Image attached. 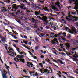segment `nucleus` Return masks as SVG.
<instances>
[{
    "label": "nucleus",
    "mask_w": 78,
    "mask_h": 78,
    "mask_svg": "<svg viewBox=\"0 0 78 78\" xmlns=\"http://www.w3.org/2000/svg\"><path fill=\"white\" fill-rule=\"evenodd\" d=\"M0 71H1V73H2V75L3 76V78H7L6 74L8 73L6 71H4V72L5 73H4L1 70V69H0Z\"/></svg>",
    "instance_id": "obj_1"
},
{
    "label": "nucleus",
    "mask_w": 78,
    "mask_h": 78,
    "mask_svg": "<svg viewBox=\"0 0 78 78\" xmlns=\"http://www.w3.org/2000/svg\"><path fill=\"white\" fill-rule=\"evenodd\" d=\"M37 18H39L40 20H41L44 22H46V20H48V17L46 16H43L42 18L39 16H37Z\"/></svg>",
    "instance_id": "obj_2"
},
{
    "label": "nucleus",
    "mask_w": 78,
    "mask_h": 78,
    "mask_svg": "<svg viewBox=\"0 0 78 78\" xmlns=\"http://www.w3.org/2000/svg\"><path fill=\"white\" fill-rule=\"evenodd\" d=\"M69 33L70 34H74L75 35L76 34H78V31H76L75 28H73L72 29V31H69Z\"/></svg>",
    "instance_id": "obj_3"
},
{
    "label": "nucleus",
    "mask_w": 78,
    "mask_h": 78,
    "mask_svg": "<svg viewBox=\"0 0 78 78\" xmlns=\"http://www.w3.org/2000/svg\"><path fill=\"white\" fill-rule=\"evenodd\" d=\"M57 61L59 62H60L62 65H65V62H62L60 59H58Z\"/></svg>",
    "instance_id": "obj_4"
},
{
    "label": "nucleus",
    "mask_w": 78,
    "mask_h": 78,
    "mask_svg": "<svg viewBox=\"0 0 78 78\" xmlns=\"http://www.w3.org/2000/svg\"><path fill=\"white\" fill-rule=\"evenodd\" d=\"M5 68L7 70H8V71H9V69L10 68V67L8 66H7V65L5 63Z\"/></svg>",
    "instance_id": "obj_5"
},
{
    "label": "nucleus",
    "mask_w": 78,
    "mask_h": 78,
    "mask_svg": "<svg viewBox=\"0 0 78 78\" xmlns=\"http://www.w3.org/2000/svg\"><path fill=\"white\" fill-rule=\"evenodd\" d=\"M52 9H53L54 10H56V11H59V10L56 7H52Z\"/></svg>",
    "instance_id": "obj_6"
},
{
    "label": "nucleus",
    "mask_w": 78,
    "mask_h": 78,
    "mask_svg": "<svg viewBox=\"0 0 78 78\" xmlns=\"http://www.w3.org/2000/svg\"><path fill=\"white\" fill-rule=\"evenodd\" d=\"M55 4L56 6H58V5H59L60 4V3L58 1H57L56 2H55Z\"/></svg>",
    "instance_id": "obj_7"
},
{
    "label": "nucleus",
    "mask_w": 78,
    "mask_h": 78,
    "mask_svg": "<svg viewBox=\"0 0 78 78\" xmlns=\"http://www.w3.org/2000/svg\"><path fill=\"white\" fill-rule=\"evenodd\" d=\"M19 60L22 63H24L25 62V59H22V58H20Z\"/></svg>",
    "instance_id": "obj_8"
},
{
    "label": "nucleus",
    "mask_w": 78,
    "mask_h": 78,
    "mask_svg": "<svg viewBox=\"0 0 78 78\" xmlns=\"http://www.w3.org/2000/svg\"><path fill=\"white\" fill-rule=\"evenodd\" d=\"M6 38L3 37H2V38H1V39L2 40V41H6Z\"/></svg>",
    "instance_id": "obj_9"
},
{
    "label": "nucleus",
    "mask_w": 78,
    "mask_h": 78,
    "mask_svg": "<svg viewBox=\"0 0 78 78\" xmlns=\"http://www.w3.org/2000/svg\"><path fill=\"white\" fill-rule=\"evenodd\" d=\"M65 52L66 53V54L67 55V56H69L71 55H72L71 54V53H69V52L65 51Z\"/></svg>",
    "instance_id": "obj_10"
},
{
    "label": "nucleus",
    "mask_w": 78,
    "mask_h": 78,
    "mask_svg": "<svg viewBox=\"0 0 78 78\" xmlns=\"http://www.w3.org/2000/svg\"><path fill=\"white\" fill-rule=\"evenodd\" d=\"M30 62H27V66H28V67H29V68H31V67H30Z\"/></svg>",
    "instance_id": "obj_11"
},
{
    "label": "nucleus",
    "mask_w": 78,
    "mask_h": 78,
    "mask_svg": "<svg viewBox=\"0 0 78 78\" xmlns=\"http://www.w3.org/2000/svg\"><path fill=\"white\" fill-rule=\"evenodd\" d=\"M32 22L33 23L34 22H38V20H35L34 19V18H32Z\"/></svg>",
    "instance_id": "obj_12"
},
{
    "label": "nucleus",
    "mask_w": 78,
    "mask_h": 78,
    "mask_svg": "<svg viewBox=\"0 0 78 78\" xmlns=\"http://www.w3.org/2000/svg\"><path fill=\"white\" fill-rule=\"evenodd\" d=\"M69 13H70V14L71 15H74V16L76 14V13H75L74 12H69Z\"/></svg>",
    "instance_id": "obj_13"
},
{
    "label": "nucleus",
    "mask_w": 78,
    "mask_h": 78,
    "mask_svg": "<svg viewBox=\"0 0 78 78\" xmlns=\"http://www.w3.org/2000/svg\"><path fill=\"white\" fill-rule=\"evenodd\" d=\"M44 68H42L41 69H40V72L41 73H43V72L42 71H44Z\"/></svg>",
    "instance_id": "obj_14"
},
{
    "label": "nucleus",
    "mask_w": 78,
    "mask_h": 78,
    "mask_svg": "<svg viewBox=\"0 0 78 78\" xmlns=\"http://www.w3.org/2000/svg\"><path fill=\"white\" fill-rule=\"evenodd\" d=\"M58 34H55L54 36H53V38L57 37H58Z\"/></svg>",
    "instance_id": "obj_15"
},
{
    "label": "nucleus",
    "mask_w": 78,
    "mask_h": 78,
    "mask_svg": "<svg viewBox=\"0 0 78 78\" xmlns=\"http://www.w3.org/2000/svg\"><path fill=\"white\" fill-rule=\"evenodd\" d=\"M17 8H19V7H20V8L21 9H23V6H21L20 5H17Z\"/></svg>",
    "instance_id": "obj_16"
},
{
    "label": "nucleus",
    "mask_w": 78,
    "mask_h": 78,
    "mask_svg": "<svg viewBox=\"0 0 78 78\" xmlns=\"http://www.w3.org/2000/svg\"><path fill=\"white\" fill-rule=\"evenodd\" d=\"M54 40H52L51 41V43L52 44H56V43Z\"/></svg>",
    "instance_id": "obj_17"
},
{
    "label": "nucleus",
    "mask_w": 78,
    "mask_h": 78,
    "mask_svg": "<svg viewBox=\"0 0 78 78\" xmlns=\"http://www.w3.org/2000/svg\"><path fill=\"white\" fill-rule=\"evenodd\" d=\"M29 73H30V75H31V76H32V73H35V71H32V72H29Z\"/></svg>",
    "instance_id": "obj_18"
},
{
    "label": "nucleus",
    "mask_w": 78,
    "mask_h": 78,
    "mask_svg": "<svg viewBox=\"0 0 78 78\" xmlns=\"http://www.w3.org/2000/svg\"><path fill=\"white\" fill-rule=\"evenodd\" d=\"M32 57L34 58V59H37V58L36 56H35V55H32L31 56Z\"/></svg>",
    "instance_id": "obj_19"
},
{
    "label": "nucleus",
    "mask_w": 78,
    "mask_h": 78,
    "mask_svg": "<svg viewBox=\"0 0 78 78\" xmlns=\"http://www.w3.org/2000/svg\"><path fill=\"white\" fill-rule=\"evenodd\" d=\"M72 59L74 61H78V59L77 58H74Z\"/></svg>",
    "instance_id": "obj_20"
},
{
    "label": "nucleus",
    "mask_w": 78,
    "mask_h": 78,
    "mask_svg": "<svg viewBox=\"0 0 78 78\" xmlns=\"http://www.w3.org/2000/svg\"><path fill=\"white\" fill-rule=\"evenodd\" d=\"M66 19L68 21L70 22V21H71L72 19H69L67 17L66 18Z\"/></svg>",
    "instance_id": "obj_21"
},
{
    "label": "nucleus",
    "mask_w": 78,
    "mask_h": 78,
    "mask_svg": "<svg viewBox=\"0 0 78 78\" xmlns=\"http://www.w3.org/2000/svg\"><path fill=\"white\" fill-rule=\"evenodd\" d=\"M35 40L37 42H39V40H38V38H35Z\"/></svg>",
    "instance_id": "obj_22"
},
{
    "label": "nucleus",
    "mask_w": 78,
    "mask_h": 78,
    "mask_svg": "<svg viewBox=\"0 0 78 78\" xmlns=\"http://www.w3.org/2000/svg\"><path fill=\"white\" fill-rule=\"evenodd\" d=\"M39 46H37L35 47V50H37L39 48Z\"/></svg>",
    "instance_id": "obj_23"
},
{
    "label": "nucleus",
    "mask_w": 78,
    "mask_h": 78,
    "mask_svg": "<svg viewBox=\"0 0 78 78\" xmlns=\"http://www.w3.org/2000/svg\"><path fill=\"white\" fill-rule=\"evenodd\" d=\"M39 66H41L42 68L43 67V65L42 63H40L39 64Z\"/></svg>",
    "instance_id": "obj_24"
},
{
    "label": "nucleus",
    "mask_w": 78,
    "mask_h": 78,
    "mask_svg": "<svg viewBox=\"0 0 78 78\" xmlns=\"http://www.w3.org/2000/svg\"><path fill=\"white\" fill-rule=\"evenodd\" d=\"M67 37L69 39H71V37L70 35H69L68 36H67Z\"/></svg>",
    "instance_id": "obj_25"
},
{
    "label": "nucleus",
    "mask_w": 78,
    "mask_h": 78,
    "mask_svg": "<svg viewBox=\"0 0 78 78\" xmlns=\"http://www.w3.org/2000/svg\"><path fill=\"white\" fill-rule=\"evenodd\" d=\"M16 21L18 22L19 23H21V22L20 21V20H19V19L17 20Z\"/></svg>",
    "instance_id": "obj_26"
},
{
    "label": "nucleus",
    "mask_w": 78,
    "mask_h": 78,
    "mask_svg": "<svg viewBox=\"0 0 78 78\" xmlns=\"http://www.w3.org/2000/svg\"><path fill=\"white\" fill-rule=\"evenodd\" d=\"M21 75L23 76V77L25 78H27L28 77V76H24L22 74H21Z\"/></svg>",
    "instance_id": "obj_27"
},
{
    "label": "nucleus",
    "mask_w": 78,
    "mask_h": 78,
    "mask_svg": "<svg viewBox=\"0 0 78 78\" xmlns=\"http://www.w3.org/2000/svg\"><path fill=\"white\" fill-rule=\"evenodd\" d=\"M40 10L39 11V13H38V12H36L35 14H39L40 13Z\"/></svg>",
    "instance_id": "obj_28"
},
{
    "label": "nucleus",
    "mask_w": 78,
    "mask_h": 78,
    "mask_svg": "<svg viewBox=\"0 0 78 78\" xmlns=\"http://www.w3.org/2000/svg\"><path fill=\"white\" fill-rule=\"evenodd\" d=\"M68 48V49H70V45L69 44H68V45H67V46H66Z\"/></svg>",
    "instance_id": "obj_29"
},
{
    "label": "nucleus",
    "mask_w": 78,
    "mask_h": 78,
    "mask_svg": "<svg viewBox=\"0 0 78 78\" xmlns=\"http://www.w3.org/2000/svg\"><path fill=\"white\" fill-rule=\"evenodd\" d=\"M23 43H24L25 44H28V42L26 41H23Z\"/></svg>",
    "instance_id": "obj_30"
},
{
    "label": "nucleus",
    "mask_w": 78,
    "mask_h": 78,
    "mask_svg": "<svg viewBox=\"0 0 78 78\" xmlns=\"http://www.w3.org/2000/svg\"><path fill=\"white\" fill-rule=\"evenodd\" d=\"M20 56H21V55H17L16 57L19 58H20Z\"/></svg>",
    "instance_id": "obj_31"
},
{
    "label": "nucleus",
    "mask_w": 78,
    "mask_h": 78,
    "mask_svg": "<svg viewBox=\"0 0 78 78\" xmlns=\"http://www.w3.org/2000/svg\"><path fill=\"white\" fill-rule=\"evenodd\" d=\"M11 41H14L16 43L18 42V41H16V40H11Z\"/></svg>",
    "instance_id": "obj_32"
},
{
    "label": "nucleus",
    "mask_w": 78,
    "mask_h": 78,
    "mask_svg": "<svg viewBox=\"0 0 78 78\" xmlns=\"http://www.w3.org/2000/svg\"><path fill=\"white\" fill-rule=\"evenodd\" d=\"M6 2L7 3H10V2L9 0H6Z\"/></svg>",
    "instance_id": "obj_33"
},
{
    "label": "nucleus",
    "mask_w": 78,
    "mask_h": 78,
    "mask_svg": "<svg viewBox=\"0 0 78 78\" xmlns=\"http://www.w3.org/2000/svg\"><path fill=\"white\" fill-rule=\"evenodd\" d=\"M73 72L75 73H76V74H78V73L76 71V70H74L73 71Z\"/></svg>",
    "instance_id": "obj_34"
},
{
    "label": "nucleus",
    "mask_w": 78,
    "mask_h": 78,
    "mask_svg": "<svg viewBox=\"0 0 78 78\" xmlns=\"http://www.w3.org/2000/svg\"><path fill=\"white\" fill-rule=\"evenodd\" d=\"M53 41H58V39L57 38H54L53 39Z\"/></svg>",
    "instance_id": "obj_35"
},
{
    "label": "nucleus",
    "mask_w": 78,
    "mask_h": 78,
    "mask_svg": "<svg viewBox=\"0 0 78 78\" xmlns=\"http://www.w3.org/2000/svg\"><path fill=\"white\" fill-rule=\"evenodd\" d=\"M27 4H28V5L29 6H31V3L30 2H27Z\"/></svg>",
    "instance_id": "obj_36"
},
{
    "label": "nucleus",
    "mask_w": 78,
    "mask_h": 78,
    "mask_svg": "<svg viewBox=\"0 0 78 78\" xmlns=\"http://www.w3.org/2000/svg\"><path fill=\"white\" fill-rule=\"evenodd\" d=\"M72 7V9H73V7H72L71 6H69L68 7V9H71Z\"/></svg>",
    "instance_id": "obj_37"
},
{
    "label": "nucleus",
    "mask_w": 78,
    "mask_h": 78,
    "mask_svg": "<svg viewBox=\"0 0 78 78\" xmlns=\"http://www.w3.org/2000/svg\"><path fill=\"white\" fill-rule=\"evenodd\" d=\"M46 28L47 29H49V27L48 26H46Z\"/></svg>",
    "instance_id": "obj_38"
},
{
    "label": "nucleus",
    "mask_w": 78,
    "mask_h": 78,
    "mask_svg": "<svg viewBox=\"0 0 78 78\" xmlns=\"http://www.w3.org/2000/svg\"><path fill=\"white\" fill-rule=\"evenodd\" d=\"M19 58H17L16 57L14 58V60L15 61V60H18Z\"/></svg>",
    "instance_id": "obj_39"
},
{
    "label": "nucleus",
    "mask_w": 78,
    "mask_h": 78,
    "mask_svg": "<svg viewBox=\"0 0 78 78\" xmlns=\"http://www.w3.org/2000/svg\"><path fill=\"white\" fill-rule=\"evenodd\" d=\"M71 55L73 56V57L75 58H76V56L74 55L71 54Z\"/></svg>",
    "instance_id": "obj_40"
},
{
    "label": "nucleus",
    "mask_w": 78,
    "mask_h": 78,
    "mask_svg": "<svg viewBox=\"0 0 78 78\" xmlns=\"http://www.w3.org/2000/svg\"><path fill=\"white\" fill-rule=\"evenodd\" d=\"M62 55L63 56H65L66 55V53H62Z\"/></svg>",
    "instance_id": "obj_41"
},
{
    "label": "nucleus",
    "mask_w": 78,
    "mask_h": 78,
    "mask_svg": "<svg viewBox=\"0 0 78 78\" xmlns=\"http://www.w3.org/2000/svg\"><path fill=\"white\" fill-rule=\"evenodd\" d=\"M35 8H38V9H41V8L40 7H39V6H35Z\"/></svg>",
    "instance_id": "obj_42"
},
{
    "label": "nucleus",
    "mask_w": 78,
    "mask_h": 78,
    "mask_svg": "<svg viewBox=\"0 0 78 78\" xmlns=\"http://www.w3.org/2000/svg\"><path fill=\"white\" fill-rule=\"evenodd\" d=\"M24 37L25 39H27V36H26V35H24Z\"/></svg>",
    "instance_id": "obj_43"
},
{
    "label": "nucleus",
    "mask_w": 78,
    "mask_h": 78,
    "mask_svg": "<svg viewBox=\"0 0 78 78\" xmlns=\"http://www.w3.org/2000/svg\"><path fill=\"white\" fill-rule=\"evenodd\" d=\"M32 6L33 7H35L34 4L33 2L32 3Z\"/></svg>",
    "instance_id": "obj_44"
},
{
    "label": "nucleus",
    "mask_w": 78,
    "mask_h": 78,
    "mask_svg": "<svg viewBox=\"0 0 78 78\" xmlns=\"http://www.w3.org/2000/svg\"><path fill=\"white\" fill-rule=\"evenodd\" d=\"M76 49V48H72V51H73L74 50H75Z\"/></svg>",
    "instance_id": "obj_45"
},
{
    "label": "nucleus",
    "mask_w": 78,
    "mask_h": 78,
    "mask_svg": "<svg viewBox=\"0 0 78 78\" xmlns=\"http://www.w3.org/2000/svg\"><path fill=\"white\" fill-rule=\"evenodd\" d=\"M62 34V33L61 32V33H59V34H58V37H59V36H60Z\"/></svg>",
    "instance_id": "obj_46"
},
{
    "label": "nucleus",
    "mask_w": 78,
    "mask_h": 78,
    "mask_svg": "<svg viewBox=\"0 0 78 78\" xmlns=\"http://www.w3.org/2000/svg\"><path fill=\"white\" fill-rule=\"evenodd\" d=\"M67 76V78H74V77L72 76Z\"/></svg>",
    "instance_id": "obj_47"
},
{
    "label": "nucleus",
    "mask_w": 78,
    "mask_h": 78,
    "mask_svg": "<svg viewBox=\"0 0 78 78\" xmlns=\"http://www.w3.org/2000/svg\"><path fill=\"white\" fill-rule=\"evenodd\" d=\"M37 22H35V24H34V26L35 27V26H37Z\"/></svg>",
    "instance_id": "obj_48"
},
{
    "label": "nucleus",
    "mask_w": 78,
    "mask_h": 78,
    "mask_svg": "<svg viewBox=\"0 0 78 78\" xmlns=\"http://www.w3.org/2000/svg\"><path fill=\"white\" fill-rule=\"evenodd\" d=\"M73 18H72V19H76L77 18H78V17H75V16H73Z\"/></svg>",
    "instance_id": "obj_49"
},
{
    "label": "nucleus",
    "mask_w": 78,
    "mask_h": 78,
    "mask_svg": "<svg viewBox=\"0 0 78 78\" xmlns=\"http://www.w3.org/2000/svg\"><path fill=\"white\" fill-rule=\"evenodd\" d=\"M24 55H21V56H20V58H23V57H24Z\"/></svg>",
    "instance_id": "obj_50"
},
{
    "label": "nucleus",
    "mask_w": 78,
    "mask_h": 78,
    "mask_svg": "<svg viewBox=\"0 0 78 78\" xmlns=\"http://www.w3.org/2000/svg\"><path fill=\"white\" fill-rule=\"evenodd\" d=\"M78 20V18H76L75 19H74V21H77V20Z\"/></svg>",
    "instance_id": "obj_51"
},
{
    "label": "nucleus",
    "mask_w": 78,
    "mask_h": 78,
    "mask_svg": "<svg viewBox=\"0 0 78 78\" xmlns=\"http://www.w3.org/2000/svg\"><path fill=\"white\" fill-rule=\"evenodd\" d=\"M60 38H59V41H60V42H61V43H63V42L62 41H61V40L60 39Z\"/></svg>",
    "instance_id": "obj_52"
},
{
    "label": "nucleus",
    "mask_w": 78,
    "mask_h": 78,
    "mask_svg": "<svg viewBox=\"0 0 78 78\" xmlns=\"http://www.w3.org/2000/svg\"><path fill=\"white\" fill-rule=\"evenodd\" d=\"M27 30H30L31 29V28L29 27H27Z\"/></svg>",
    "instance_id": "obj_53"
},
{
    "label": "nucleus",
    "mask_w": 78,
    "mask_h": 78,
    "mask_svg": "<svg viewBox=\"0 0 78 78\" xmlns=\"http://www.w3.org/2000/svg\"><path fill=\"white\" fill-rule=\"evenodd\" d=\"M17 12L19 13H20V9L18 10Z\"/></svg>",
    "instance_id": "obj_54"
},
{
    "label": "nucleus",
    "mask_w": 78,
    "mask_h": 78,
    "mask_svg": "<svg viewBox=\"0 0 78 78\" xmlns=\"http://www.w3.org/2000/svg\"><path fill=\"white\" fill-rule=\"evenodd\" d=\"M20 25L22 26H24V23H21Z\"/></svg>",
    "instance_id": "obj_55"
},
{
    "label": "nucleus",
    "mask_w": 78,
    "mask_h": 78,
    "mask_svg": "<svg viewBox=\"0 0 78 78\" xmlns=\"http://www.w3.org/2000/svg\"><path fill=\"white\" fill-rule=\"evenodd\" d=\"M38 75V73L37 72H36L35 73V76H37Z\"/></svg>",
    "instance_id": "obj_56"
},
{
    "label": "nucleus",
    "mask_w": 78,
    "mask_h": 78,
    "mask_svg": "<svg viewBox=\"0 0 78 78\" xmlns=\"http://www.w3.org/2000/svg\"><path fill=\"white\" fill-rule=\"evenodd\" d=\"M44 16V14H40V16Z\"/></svg>",
    "instance_id": "obj_57"
},
{
    "label": "nucleus",
    "mask_w": 78,
    "mask_h": 78,
    "mask_svg": "<svg viewBox=\"0 0 78 78\" xmlns=\"http://www.w3.org/2000/svg\"><path fill=\"white\" fill-rule=\"evenodd\" d=\"M29 45H31V42H30L28 44Z\"/></svg>",
    "instance_id": "obj_58"
},
{
    "label": "nucleus",
    "mask_w": 78,
    "mask_h": 78,
    "mask_svg": "<svg viewBox=\"0 0 78 78\" xmlns=\"http://www.w3.org/2000/svg\"><path fill=\"white\" fill-rule=\"evenodd\" d=\"M11 15L12 16H16V15H14V13H12L11 14Z\"/></svg>",
    "instance_id": "obj_59"
},
{
    "label": "nucleus",
    "mask_w": 78,
    "mask_h": 78,
    "mask_svg": "<svg viewBox=\"0 0 78 78\" xmlns=\"http://www.w3.org/2000/svg\"><path fill=\"white\" fill-rule=\"evenodd\" d=\"M3 23L5 25V26H6L7 25V23H6L5 22H4Z\"/></svg>",
    "instance_id": "obj_60"
},
{
    "label": "nucleus",
    "mask_w": 78,
    "mask_h": 78,
    "mask_svg": "<svg viewBox=\"0 0 78 78\" xmlns=\"http://www.w3.org/2000/svg\"><path fill=\"white\" fill-rule=\"evenodd\" d=\"M62 72L63 73L65 74L66 75L67 74L66 72Z\"/></svg>",
    "instance_id": "obj_61"
},
{
    "label": "nucleus",
    "mask_w": 78,
    "mask_h": 78,
    "mask_svg": "<svg viewBox=\"0 0 78 78\" xmlns=\"http://www.w3.org/2000/svg\"><path fill=\"white\" fill-rule=\"evenodd\" d=\"M14 38L15 39H17V38H18L17 37H16V36H14Z\"/></svg>",
    "instance_id": "obj_62"
},
{
    "label": "nucleus",
    "mask_w": 78,
    "mask_h": 78,
    "mask_svg": "<svg viewBox=\"0 0 78 78\" xmlns=\"http://www.w3.org/2000/svg\"><path fill=\"white\" fill-rule=\"evenodd\" d=\"M76 26L78 27V22H76Z\"/></svg>",
    "instance_id": "obj_63"
},
{
    "label": "nucleus",
    "mask_w": 78,
    "mask_h": 78,
    "mask_svg": "<svg viewBox=\"0 0 78 78\" xmlns=\"http://www.w3.org/2000/svg\"><path fill=\"white\" fill-rule=\"evenodd\" d=\"M50 61V60L48 58V60H47V62H49Z\"/></svg>",
    "instance_id": "obj_64"
}]
</instances>
